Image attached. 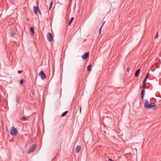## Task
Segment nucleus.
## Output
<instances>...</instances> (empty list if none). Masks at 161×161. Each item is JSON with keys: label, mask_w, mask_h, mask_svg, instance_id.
I'll return each mask as SVG.
<instances>
[{"label": "nucleus", "mask_w": 161, "mask_h": 161, "mask_svg": "<svg viewBox=\"0 0 161 161\" xmlns=\"http://www.w3.org/2000/svg\"><path fill=\"white\" fill-rule=\"evenodd\" d=\"M81 149V147L80 146H77L75 149V152L76 153H78L80 151V150Z\"/></svg>", "instance_id": "nucleus-8"}, {"label": "nucleus", "mask_w": 161, "mask_h": 161, "mask_svg": "<svg viewBox=\"0 0 161 161\" xmlns=\"http://www.w3.org/2000/svg\"><path fill=\"white\" fill-rule=\"evenodd\" d=\"M20 97H18L17 96L16 97V101L17 102H19L20 101Z\"/></svg>", "instance_id": "nucleus-16"}, {"label": "nucleus", "mask_w": 161, "mask_h": 161, "mask_svg": "<svg viewBox=\"0 0 161 161\" xmlns=\"http://www.w3.org/2000/svg\"><path fill=\"white\" fill-rule=\"evenodd\" d=\"M149 102L148 101L147 99H146L145 100V103L144 105L145 107L146 108L148 105L149 104Z\"/></svg>", "instance_id": "nucleus-11"}, {"label": "nucleus", "mask_w": 161, "mask_h": 161, "mask_svg": "<svg viewBox=\"0 0 161 161\" xmlns=\"http://www.w3.org/2000/svg\"><path fill=\"white\" fill-rule=\"evenodd\" d=\"M146 85H143V89H145L146 88Z\"/></svg>", "instance_id": "nucleus-24"}, {"label": "nucleus", "mask_w": 161, "mask_h": 161, "mask_svg": "<svg viewBox=\"0 0 161 161\" xmlns=\"http://www.w3.org/2000/svg\"><path fill=\"white\" fill-rule=\"evenodd\" d=\"M105 23V22H104L103 23V25H101V27H100V29H99V32H100V31H101V29L102 28V27H103V25H104V24Z\"/></svg>", "instance_id": "nucleus-22"}, {"label": "nucleus", "mask_w": 161, "mask_h": 161, "mask_svg": "<svg viewBox=\"0 0 161 161\" xmlns=\"http://www.w3.org/2000/svg\"><path fill=\"white\" fill-rule=\"evenodd\" d=\"M26 120V118L25 117H23L22 118V119H21V120L22 121H25V120Z\"/></svg>", "instance_id": "nucleus-18"}, {"label": "nucleus", "mask_w": 161, "mask_h": 161, "mask_svg": "<svg viewBox=\"0 0 161 161\" xmlns=\"http://www.w3.org/2000/svg\"><path fill=\"white\" fill-rule=\"evenodd\" d=\"M108 160H109V161H114L112 160L111 159H109V158H108Z\"/></svg>", "instance_id": "nucleus-29"}, {"label": "nucleus", "mask_w": 161, "mask_h": 161, "mask_svg": "<svg viewBox=\"0 0 161 161\" xmlns=\"http://www.w3.org/2000/svg\"><path fill=\"white\" fill-rule=\"evenodd\" d=\"M74 18L73 17H72L71 18L70 20L69 21V22L68 23V25H69L71 24V22H72V21L74 20Z\"/></svg>", "instance_id": "nucleus-13"}, {"label": "nucleus", "mask_w": 161, "mask_h": 161, "mask_svg": "<svg viewBox=\"0 0 161 161\" xmlns=\"http://www.w3.org/2000/svg\"><path fill=\"white\" fill-rule=\"evenodd\" d=\"M53 5V1H52L50 3V5H49V10L51 8V7H52Z\"/></svg>", "instance_id": "nucleus-17"}, {"label": "nucleus", "mask_w": 161, "mask_h": 161, "mask_svg": "<svg viewBox=\"0 0 161 161\" xmlns=\"http://www.w3.org/2000/svg\"><path fill=\"white\" fill-rule=\"evenodd\" d=\"M22 72V70H18V72L19 74L21 73Z\"/></svg>", "instance_id": "nucleus-23"}, {"label": "nucleus", "mask_w": 161, "mask_h": 161, "mask_svg": "<svg viewBox=\"0 0 161 161\" xmlns=\"http://www.w3.org/2000/svg\"><path fill=\"white\" fill-rule=\"evenodd\" d=\"M158 36V33L157 32L156 34V35L155 36V38H157Z\"/></svg>", "instance_id": "nucleus-21"}, {"label": "nucleus", "mask_w": 161, "mask_h": 161, "mask_svg": "<svg viewBox=\"0 0 161 161\" xmlns=\"http://www.w3.org/2000/svg\"><path fill=\"white\" fill-rule=\"evenodd\" d=\"M24 82V80H20V84H22Z\"/></svg>", "instance_id": "nucleus-20"}, {"label": "nucleus", "mask_w": 161, "mask_h": 161, "mask_svg": "<svg viewBox=\"0 0 161 161\" xmlns=\"http://www.w3.org/2000/svg\"><path fill=\"white\" fill-rule=\"evenodd\" d=\"M68 111H66L63 113L61 114V117H63L65 116L66 114L68 113Z\"/></svg>", "instance_id": "nucleus-12"}, {"label": "nucleus", "mask_w": 161, "mask_h": 161, "mask_svg": "<svg viewBox=\"0 0 161 161\" xmlns=\"http://www.w3.org/2000/svg\"><path fill=\"white\" fill-rule=\"evenodd\" d=\"M36 145L35 144H33L31 147L30 148L29 150L28 151V153H30L33 152L36 149Z\"/></svg>", "instance_id": "nucleus-3"}, {"label": "nucleus", "mask_w": 161, "mask_h": 161, "mask_svg": "<svg viewBox=\"0 0 161 161\" xmlns=\"http://www.w3.org/2000/svg\"><path fill=\"white\" fill-rule=\"evenodd\" d=\"M145 93V91L144 89H142V91H141V97L142 98V99H144V96Z\"/></svg>", "instance_id": "nucleus-9"}, {"label": "nucleus", "mask_w": 161, "mask_h": 161, "mask_svg": "<svg viewBox=\"0 0 161 161\" xmlns=\"http://www.w3.org/2000/svg\"><path fill=\"white\" fill-rule=\"evenodd\" d=\"M47 40L49 42H52L53 40V37L52 35L50 32L47 33Z\"/></svg>", "instance_id": "nucleus-5"}, {"label": "nucleus", "mask_w": 161, "mask_h": 161, "mask_svg": "<svg viewBox=\"0 0 161 161\" xmlns=\"http://www.w3.org/2000/svg\"><path fill=\"white\" fill-rule=\"evenodd\" d=\"M89 53L88 52H87L84 53L82 56V58L83 59H86L88 56Z\"/></svg>", "instance_id": "nucleus-7"}, {"label": "nucleus", "mask_w": 161, "mask_h": 161, "mask_svg": "<svg viewBox=\"0 0 161 161\" xmlns=\"http://www.w3.org/2000/svg\"><path fill=\"white\" fill-rule=\"evenodd\" d=\"M36 0L37 3V6H34L33 7L34 12L35 14H37L38 13V11H39V9H38V2L37 0Z\"/></svg>", "instance_id": "nucleus-6"}, {"label": "nucleus", "mask_w": 161, "mask_h": 161, "mask_svg": "<svg viewBox=\"0 0 161 161\" xmlns=\"http://www.w3.org/2000/svg\"><path fill=\"white\" fill-rule=\"evenodd\" d=\"M149 75V72H148V73H147V74H146V77H147H147H148V76Z\"/></svg>", "instance_id": "nucleus-25"}, {"label": "nucleus", "mask_w": 161, "mask_h": 161, "mask_svg": "<svg viewBox=\"0 0 161 161\" xmlns=\"http://www.w3.org/2000/svg\"><path fill=\"white\" fill-rule=\"evenodd\" d=\"M18 133V131L16 128L14 126H12L10 132V135L13 136H16Z\"/></svg>", "instance_id": "nucleus-1"}, {"label": "nucleus", "mask_w": 161, "mask_h": 161, "mask_svg": "<svg viewBox=\"0 0 161 161\" xmlns=\"http://www.w3.org/2000/svg\"><path fill=\"white\" fill-rule=\"evenodd\" d=\"M15 33H10V35L11 37L14 36L15 35Z\"/></svg>", "instance_id": "nucleus-19"}, {"label": "nucleus", "mask_w": 161, "mask_h": 161, "mask_svg": "<svg viewBox=\"0 0 161 161\" xmlns=\"http://www.w3.org/2000/svg\"><path fill=\"white\" fill-rule=\"evenodd\" d=\"M147 77H145V79H144V81H145V82H146V81H147Z\"/></svg>", "instance_id": "nucleus-27"}, {"label": "nucleus", "mask_w": 161, "mask_h": 161, "mask_svg": "<svg viewBox=\"0 0 161 161\" xmlns=\"http://www.w3.org/2000/svg\"><path fill=\"white\" fill-rule=\"evenodd\" d=\"M92 67V64H90L89 65L87 68V69L88 70V71H90L91 70V67Z\"/></svg>", "instance_id": "nucleus-14"}, {"label": "nucleus", "mask_w": 161, "mask_h": 161, "mask_svg": "<svg viewBox=\"0 0 161 161\" xmlns=\"http://www.w3.org/2000/svg\"><path fill=\"white\" fill-rule=\"evenodd\" d=\"M39 14H41V12H40V10H39Z\"/></svg>", "instance_id": "nucleus-31"}, {"label": "nucleus", "mask_w": 161, "mask_h": 161, "mask_svg": "<svg viewBox=\"0 0 161 161\" xmlns=\"http://www.w3.org/2000/svg\"><path fill=\"white\" fill-rule=\"evenodd\" d=\"M81 107H80V113L81 112Z\"/></svg>", "instance_id": "nucleus-30"}, {"label": "nucleus", "mask_w": 161, "mask_h": 161, "mask_svg": "<svg viewBox=\"0 0 161 161\" xmlns=\"http://www.w3.org/2000/svg\"><path fill=\"white\" fill-rule=\"evenodd\" d=\"M146 82L143 81V85H146Z\"/></svg>", "instance_id": "nucleus-28"}, {"label": "nucleus", "mask_w": 161, "mask_h": 161, "mask_svg": "<svg viewBox=\"0 0 161 161\" xmlns=\"http://www.w3.org/2000/svg\"><path fill=\"white\" fill-rule=\"evenodd\" d=\"M30 31L32 32V34H34V29L32 27H30Z\"/></svg>", "instance_id": "nucleus-15"}, {"label": "nucleus", "mask_w": 161, "mask_h": 161, "mask_svg": "<svg viewBox=\"0 0 161 161\" xmlns=\"http://www.w3.org/2000/svg\"><path fill=\"white\" fill-rule=\"evenodd\" d=\"M39 76L42 80L44 79L46 77V75L44 74V72L43 70H41L39 73Z\"/></svg>", "instance_id": "nucleus-4"}, {"label": "nucleus", "mask_w": 161, "mask_h": 161, "mask_svg": "<svg viewBox=\"0 0 161 161\" xmlns=\"http://www.w3.org/2000/svg\"><path fill=\"white\" fill-rule=\"evenodd\" d=\"M146 108H153L154 109H156V105L153 103H151Z\"/></svg>", "instance_id": "nucleus-2"}, {"label": "nucleus", "mask_w": 161, "mask_h": 161, "mask_svg": "<svg viewBox=\"0 0 161 161\" xmlns=\"http://www.w3.org/2000/svg\"><path fill=\"white\" fill-rule=\"evenodd\" d=\"M130 68H129V67H128L127 69V71L128 72H129L130 70Z\"/></svg>", "instance_id": "nucleus-26"}, {"label": "nucleus", "mask_w": 161, "mask_h": 161, "mask_svg": "<svg viewBox=\"0 0 161 161\" xmlns=\"http://www.w3.org/2000/svg\"><path fill=\"white\" fill-rule=\"evenodd\" d=\"M141 71V69H138L135 72V77H137L138 76L139 74Z\"/></svg>", "instance_id": "nucleus-10"}]
</instances>
